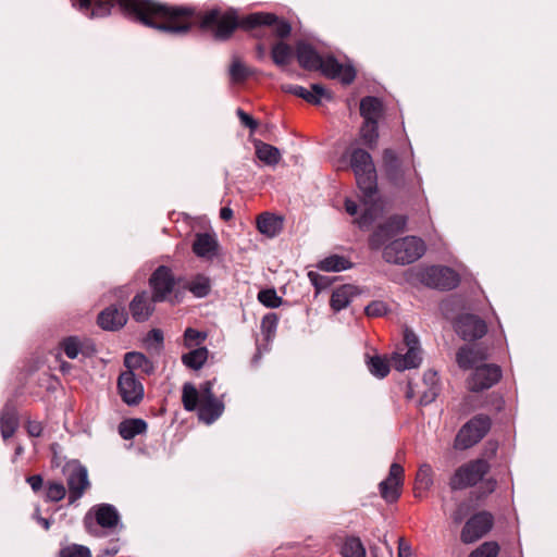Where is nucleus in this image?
Masks as SVG:
<instances>
[{"label":"nucleus","instance_id":"f257e3e1","mask_svg":"<svg viewBox=\"0 0 557 557\" xmlns=\"http://www.w3.org/2000/svg\"><path fill=\"white\" fill-rule=\"evenodd\" d=\"M119 5L128 16L143 24L172 33H185L196 22L214 30L219 39L227 38L239 25L234 11L212 9L199 16L185 7H169L152 0H76L77 9L88 17H103Z\"/></svg>","mask_w":557,"mask_h":557},{"label":"nucleus","instance_id":"f03ea898","mask_svg":"<svg viewBox=\"0 0 557 557\" xmlns=\"http://www.w3.org/2000/svg\"><path fill=\"white\" fill-rule=\"evenodd\" d=\"M350 168L355 173L359 189L363 195V211L356 223L360 228L370 227L382 214L383 203L376 199V172L369 152L361 148L349 153Z\"/></svg>","mask_w":557,"mask_h":557},{"label":"nucleus","instance_id":"7ed1b4c3","mask_svg":"<svg viewBox=\"0 0 557 557\" xmlns=\"http://www.w3.org/2000/svg\"><path fill=\"white\" fill-rule=\"evenodd\" d=\"M213 383L208 381L197 389L191 383H185L182 403L187 411L198 410V418L207 424L214 422L224 411L223 403L213 394Z\"/></svg>","mask_w":557,"mask_h":557},{"label":"nucleus","instance_id":"20e7f679","mask_svg":"<svg viewBox=\"0 0 557 557\" xmlns=\"http://www.w3.org/2000/svg\"><path fill=\"white\" fill-rule=\"evenodd\" d=\"M425 245L416 236H407L396 239L383 249V258L386 262L395 264H409L423 256Z\"/></svg>","mask_w":557,"mask_h":557},{"label":"nucleus","instance_id":"39448f33","mask_svg":"<svg viewBox=\"0 0 557 557\" xmlns=\"http://www.w3.org/2000/svg\"><path fill=\"white\" fill-rule=\"evenodd\" d=\"M383 170L387 180L396 187L419 184L413 165L406 163L392 149H385L383 152Z\"/></svg>","mask_w":557,"mask_h":557},{"label":"nucleus","instance_id":"423d86ee","mask_svg":"<svg viewBox=\"0 0 557 557\" xmlns=\"http://www.w3.org/2000/svg\"><path fill=\"white\" fill-rule=\"evenodd\" d=\"M85 525L90 533L96 534V527L107 533H114L123 528L119 510L111 504L102 503L92 506L85 516Z\"/></svg>","mask_w":557,"mask_h":557},{"label":"nucleus","instance_id":"0eeeda50","mask_svg":"<svg viewBox=\"0 0 557 557\" xmlns=\"http://www.w3.org/2000/svg\"><path fill=\"white\" fill-rule=\"evenodd\" d=\"M417 278L424 285L433 288L449 290L459 284V275L453 269L432 265L416 272Z\"/></svg>","mask_w":557,"mask_h":557},{"label":"nucleus","instance_id":"6e6552de","mask_svg":"<svg viewBox=\"0 0 557 557\" xmlns=\"http://www.w3.org/2000/svg\"><path fill=\"white\" fill-rule=\"evenodd\" d=\"M490 465L483 459L469 461L459 467L450 478L451 490H462L475 485L488 472Z\"/></svg>","mask_w":557,"mask_h":557},{"label":"nucleus","instance_id":"1a4fd4ad","mask_svg":"<svg viewBox=\"0 0 557 557\" xmlns=\"http://www.w3.org/2000/svg\"><path fill=\"white\" fill-rule=\"evenodd\" d=\"M491 420L487 416L479 414L466 423L455 438V447L467 449L480 442L487 433Z\"/></svg>","mask_w":557,"mask_h":557},{"label":"nucleus","instance_id":"9d476101","mask_svg":"<svg viewBox=\"0 0 557 557\" xmlns=\"http://www.w3.org/2000/svg\"><path fill=\"white\" fill-rule=\"evenodd\" d=\"M404 343L407 351L405 354L395 352L392 357V364L397 371L418 368L422 361L419 339L412 331H405Z\"/></svg>","mask_w":557,"mask_h":557},{"label":"nucleus","instance_id":"9b49d317","mask_svg":"<svg viewBox=\"0 0 557 557\" xmlns=\"http://www.w3.org/2000/svg\"><path fill=\"white\" fill-rule=\"evenodd\" d=\"M262 25L271 26L275 35L280 38H286L289 36L292 30L290 24L288 22L277 18V16L272 13H251L244 17L240 22V26L247 29Z\"/></svg>","mask_w":557,"mask_h":557},{"label":"nucleus","instance_id":"f8f14e48","mask_svg":"<svg viewBox=\"0 0 557 557\" xmlns=\"http://www.w3.org/2000/svg\"><path fill=\"white\" fill-rule=\"evenodd\" d=\"M493 527V516L486 511L471 517L465 524L460 540L465 544H471L483 537Z\"/></svg>","mask_w":557,"mask_h":557},{"label":"nucleus","instance_id":"ddd939ff","mask_svg":"<svg viewBox=\"0 0 557 557\" xmlns=\"http://www.w3.org/2000/svg\"><path fill=\"white\" fill-rule=\"evenodd\" d=\"M117 391L128 406L138 405L144 398V386L132 371H124L117 379Z\"/></svg>","mask_w":557,"mask_h":557},{"label":"nucleus","instance_id":"4468645a","mask_svg":"<svg viewBox=\"0 0 557 557\" xmlns=\"http://www.w3.org/2000/svg\"><path fill=\"white\" fill-rule=\"evenodd\" d=\"M502 377V370L496 364L484 363L475 367L474 372L468 380V386L473 392L487 389L496 384Z\"/></svg>","mask_w":557,"mask_h":557},{"label":"nucleus","instance_id":"2eb2a0df","mask_svg":"<svg viewBox=\"0 0 557 557\" xmlns=\"http://www.w3.org/2000/svg\"><path fill=\"white\" fill-rule=\"evenodd\" d=\"M405 470L399 463H392L387 478L379 485L380 494L387 503L396 502L400 496Z\"/></svg>","mask_w":557,"mask_h":557},{"label":"nucleus","instance_id":"dca6fc26","mask_svg":"<svg viewBox=\"0 0 557 557\" xmlns=\"http://www.w3.org/2000/svg\"><path fill=\"white\" fill-rule=\"evenodd\" d=\"M152 289L153 301H164L172 293L175 281L169 268L161 265L149 280Z\"/></svg>","mask_w":557,"mask_h":557},{"label":"nucleus","instance_id":"f3484780","mask_svg":"<svg viewBox=\"0 0 557 557\" xmlns=\"http://www.w3.org/2000/svg\"><path fill=\"white\" fill-rule=\"evenodd\" d=\"M329 78H337L343 84H350L356 77V71L350 64L339 63L334 57L322 58L319 69Z\"/></svg>","mask_w":557,"mask_h":557},{"label":"nucleus","instance_id":"a211bd4d","mask_svg":"<svg viewBox=\"0 0 557 557\" xmlns=\"http://www.w3.org/2000/svg\"><path fill=\"white\" fill-rule=\"evenodd\" d=\"M457 333L466 341L481 338L487 331L486 323L473 314H462L456 322Z\"/></svg>","mask_w":557,"mask_h":557},{"label":"nucleus","instance_id":"6ab92c4d","mask_svg":"<svg viewBox=\"0 0 557 557\" xmlns=\"http://www.w3.org/2000/svg\"><path fill=\"white\" fill-rule=\"evenodd\" d=\"M282 89L302 98L311 104H320L323 99L330 100L332 98L331 92L320 84H312L310 90L299 85H283Z\"/></svg>","mask_w":557,"mask_h":557},{"label":"nucleus","instance_id":"aec40b11","mask_svg":"<svg viewBox=\"0 0 557 557\" xmlns=\"http://www.w3.org/2000/svg\"><path fill=\"white\" fill-rule=\"evenodd\" d=\"M153 296L150 297L149 293L144 290L135 295L129 302V312L136 322L147 321L154 311Z\"/></svg>","mask_w":557,"mask_h":557},{"label":"nucleus","instance_id":"412c9836","mask_svg":"<svg viewBox=\"0 0 557 557\" xmlns=\"http://www.w3.org/2000/svg\"><path fill=\"white\" fill-rule=\"evenodd\" d=\"M127 322V313L124 308L110 306L98 314V324L106 331H117Z\"/></svg>","mask_w":557,"mask_h":557},{"label":"nucleus","instance_id":"4be33fe9","mask_svg":"<svg viewBox=\"0 0 557 557\" xmlns=\"http://www.w3.org/2000/svg\"><path fill=\"white\" fill-rule=\"evenodd\" d=\"M406 225V218L396 215L391 218L384 225L380 226L370 238V246L372 249H379L383 246L385 240L392 235L404 230Z\"/></svg>","mask_w":557,"mask_h":557},{"label":"nucleus","instance_id":"5701e85b","mask_svg":"<svg viewBox=\"0 0 557 557\" xmlns=\"http://www.w3.org/2000/svg\"><path fill=\"white\" fill-rule=\"evenodd\" d=\"M89 487L87 469L78 461L72 460V503L79 499Z\"/></svg>","mask_w":557,"mask_h":557},{"label":"nucleus","instance_id":"b1692460","mask_svg":"<svg viewBox=\"0 0 557 557\" xmlns=\"http://www.w3.org/2000/svg\"><path fill=\"white\" fill-rule=\"evenodd\" d=\"M296 57L299 65L305 70H318L321 66L322 57L305 41H299L296 45Z\"/></svg>","mask_w":557,"mask_h":557},{"label":"nucleus","instance_id":"393cba45","mask_svg":"<svg viewBox=\"0 0 557 557\" xmlns=\"http://www.w3.org/2000/svg\"><path fill=\"white\" fill-rule=\"evenodd\" d=\"M487 358L486 352L475 346H463L459 348L456 356L458 366L462 369L478 367V363Z\"/></svg>","mask_w":557,"mask_h":557},{"label":"nucleus","instance_id":"a878e982","mask_svg":"<svg viewBox=\"0 0 557 557\" xmlns=\"http://www.w3.org/2000/svg\"><path fill=\"white\" fill-rule=\"evenodd\" d=\"M18 428V418L15 407L7 403L0 413V431L2 438L12 437Z\"/></svg>","mask_w":557,"mask_h":557},{"label":"nucleus","instance_id":"bb28decb","mask_svg":"<svg viewBox=\"0 0 557 557\" xmlns=\"http://www.w3.org/2000/svg\"><path fill=\"white\" fill-rule=\"evenodd\" d=\"M218 243L215 238L208 234H197L193 244V251L200 258L211 259L215 255Z\"/></svg>","mask_w":557,"mask_h":557},{"label":"nucleus","instance_id":"cd10ccee","mask_svg":"<svg viewBox=\"0 0 557 557\" xmlns=\"http://www.w3.org/2000/svg\"><path fill=\"white\" fill-rule=\"evenodd\" d=\"M257 227L261 234L268 237H274L281 232L283 221L281 218L265 212L258 216Z\"/></svg>","mask_w":557,"mask_h":557},{"label":"nucleus","instance_id":"c85d7f7f","mask_svg":"<svg viewBox=\"0 0 557 557\" xmlns=\"http://www.w3.org/2000/svg\"><path fill=\"white\" fill-rule=\"evenodd\" d=\"M383 106L375 97H366L360 102V114L364 121H379Z\"/></svg>","mask_w":557,"mask_h":557},{"label":"nucleus","instance_id":"c756f323","mask_svg":"<svg viewBox=\"0 0 557 557\" xmlns=\"http://www.w3.org/2000/svg\"><path fill=\"white\" fill-rule=\"evenodd\" d=\"M433 475L434 471L429 463H422L416 475V496H421V493H424L431 488L433 485Z\"/></svg>","mask_w":557,"mask_h":557},{"label":"nucleus","instance_id":"7c9ffc66","mask_svg":"<svg viewBox=\"0 0 557 557\" xmlns=\"http://www.w3.org/2000/svg\"><path fill=\"white\" fill-rule=\"evenodd\" d=\"M255 147L256 156L267 165H276L280 162L282 156L276 147L262 141H257Z\"/></svg>","mask_w":557,"mask_h":557},{"label":"nucleus","instance_id":"2f4dec72","mask_svg":"<svg viewBox=\"0 0 557 557\" xmlns=\"http://www.w3.org/2000/svg\"><path fill=\"white\" fill-rule=\"evenodd\" d=\"M147 423L141 419H128L119 424V433L124 440H132L136 435L145 433Z\"/></svg>","mask_w":557,"mask_h":557},{"label":"nucleus","instance_id":"473e14b6","mask_svg":"<svg viewBox=\"0 0 557 557\" xmlns=\"http://www.w3.org/2000/svg\"><path fill=\"white\" fill-rule=\"evenodd\" d=\"M354 294L355 287L352 285H343L336 288L331 296V307L335 311H341L349 305Z\"/></svg>","mask_w":557,"mask_h":557},{"label":"nucleus","instance_id":"72a5a7b5","mask_svg":"<svg viewBox=\"0 0 557 557\" xmlns=\"http://www.w3.org/2000/svg\"><path fill=\"white\" fill-rule=\"evenodd\" d=\"M124 366L127 368L126 371L141 370L146 373L152 371V364L147 357L141 352H127L124 357Z\"/></svg>","mask_w":557,"mask_h":557},{"label":"nucleus","instance_id":"f704fd0d","mask_svg":"<svg viewBox=\"0 0 557 557\" xmlns=\"http://www.w3.org/2000/svg\"><path fill=\"white\" fill-rule=\"evenodd\" d=\"M208 359V349L206 347H199L190 350L183 355V363L194 370H199Z\"/></svg>","mask_w":557,"mask_h":557},{"label":"nucleus","instance_id":"c9c22d12","mask_svg":"<svg viewBox=\"0 0 557 557\" xmlns=\"http://www.w3.org/2000/svg\"><path fill=\"white\" fill-rule=\"evenodd\" d=\"M273 62L278 66L287 65L293 58V49L289 45L278 41L271 49Z\"/></svg>","mask_w":557,"mask_h":557},{"label":"nucleus","instance_id":"e433bc0d","mask_svg":"<svg viewBox=\"0 0 557 557\" xmlns=\"http://www.w3.org/2000/svg\"><path fill=\"white\" fill-rule=\"evenodd\" d=\"M341 554L344 557H366V548L359 537L349 536L344 541Z\"/></svg>","mask_w":557,"mask_h":557},{"label":"nucleus","instance_id":"4c0bfd02","mask_svg":"<svg viewBox=\"0 0 557 557\" xmlns=\"http://www.w3.org/2000/svg\"><path fill=\"white\" fill-rule=\"evenodd\" d=\"M423 381L429 386V389L423 394L420 399L421 405H426L435 399L437 396V372L433 370H428L423 375Z\"/></svg>","mask_w":557,"mask_h":557},{"label":"nucleus","instance_id":"58836bf2","mask_svg":"<svg viewBox=\"0 0 557 557\" xmlns=\"http://www.w3.org/2000/svg\"><path fill=\"white\" fill-rule=\"evenodd\" d=\"M318 268L327 272H339L350 268V262L344 257L334 255L321 260Z\"/></svg>","mask_w":557,"mask_h":557},{"label":"nucleus","instance_id":"ea45409f","mask_svg":"<svg viewBox=\"0 0 557 557\" xmlns=\"http://www.w3.org/2000/svg\"><path fill=\"white\" fill-rule=\"evenodd\" d=\"M65 355L70 358V338H63L60 347L53 354V361L51 362V367L53 369H59L63 374H66L70 370L67 362L62 358Z\"/></svg>","mask_w":557,"mask_h":557},{"label":"nucleus","instance_id":"a19ab883","mask_svg":"<svg viewBox=\"0 0 557 557\" xmlns=\"http://www.w3.org/2000/svg\"><path fill=\"white\" fill-rule=\"evenodd\" d=\"M367 366L370 373L380 379L385 377L389 372L388 360L382 356L370 357Z\"/></svg>","mask_w":557,"mask_h":557},{"label":"nucleus","instance_id":"79ce46f5","mask_svg":"<svg viewBox=\"0 0 557 557\" xmlns=\"http://www.w3.org/2000/svg\"><path fill=\"white\" fill-rule=\"evenodd\" d=\"M95 351V345L90 339H81L72 336V359L79 355L83 357H90Z\"/></svg>","mask_w":557,"mask_h":557},{"label":"nucleus","instance_id":"37998d69","mask_svg":"<svg viewBox=\"0 0 557 557\" xmlns=\"http://www.w3.org/2000/svg\"><path fill=\"white\" fill-rule=\"evenodd\" d=\"M360 136L364 145L372 147L376 144L379 138L377 122L364 121L360 129Z\"/></svg>","mask_w":557,"mask_h":557},{"label":"nucleus","instance_id":"c03bdc74","mask_svg":"<svg viewBox=\"0 0 557 557\" xmlns=\"http://www.w3.org/2000/svg\"><path fill=\"white\" fill-rule=\"evenodd\" d=\"M189 290L197 297H205L210 292V281L207 276L198 275L189 282Z\"/></svg>","mask_w":557,"mask_h":557},{"label":"nucleus","instance_id":"a18cd8bd","mask_svg":"<svg viewBox=\"0 0 557 557\" xmlns=\"http://www.w3.org/2000/svg\"><path fill=\"white\" fill-rule=\"evenodd\" d=\"M258 300L268 308H277L282 304V298L277 296L273 288L260 290L258 293Z\"/></svg>","mask_w":557,"mask_h":557},{"label":"nucleus","instance_id":"49530a36","mask_svg":"<svg viewBox=\"0 0 557 557\" xmlns=\"http://www.w3.org/2000/svg\"><path fill=\"white\" fill-rule=\"evenodd\" d=\"M499 546L496 542H485L474 549L468 557H497Z\"/></svg>","mask_w":557,"mask_h":557},{"label":"nucleus","instance_id":"de8ad7c7","mask_svg":"<svg viewBox=\"0 0 557 557\" xmlns=\"http://www.w3.org/2000/svg\"><path fill=\"white\" fill-rule=\"evenodd\" d=\"M250 72L249 70L239 61L234 60L231 67H230V75L231 79L234 83H240L244 82L248 76Z\"/></svg>","mask_w":557,"mask_h":557},{"label":"nucleus","instance_id":"09e8293b","mask_svg":"<svg viewBox=\"0 0 557 557\" xmlns=\"http://www.w3.org/2000/svg\"><path fill=\"white\" fill-rule=\"evenodd\" d=\"M206 337L207 335L205 333L188 327L184 332V344L187 348H193L200 345L206 339Z\"/></svg>","mask_w":557,"mask_h":557},{"label":"nucleus","instance_id":"8fccbe9b","mask_svg":"<svg viewBox=\"0 0 557 557\" xmlns=\"http://www.w3.org/2000/svg\"><path fill=\"white\" fill-rule=\"evenodd\" d=\"M364 311L370 318L383 317L387 313V305L384 301L374 300L366 307Z\"/></svg>","mask_w":557,"mask_h":557},{"label":"nucleus","instance_id":"3c124183","mask_svg":"<svg viewBox=\"0 0 557 557\" xmlns=\"http://www.w3.org/2000/svg\"><path fill=\"white\" fill-rule=\"evenodd\" d=\"M66 494L65 487L61 483H50L46 491V497L51 502H59Z\"/></svg>","mask_w":557,"mask_h":557},{"label":"nucleus","instance_id":"603ef678","mask_svg":"<svg viewBox=\"0 0 557 557\" xmlns=\"http://www.w3.org/2000/svg\"><path fill=\"white\" fill-rule=\"evenodd\" d=\"M277 326V315L275 313H268L262 318L261 331L267 336H270Z\"/></svg>","mask_w":557,"mask_h":557},{"label":"nucleus","instance_id":"864d4df0","mask_svg":"<svg viewBox=\"0 0 557 557\" xmlns=\"http://www.w3.org/2000/svg\"><path fill=\"white\" fill-rule=\"evenodd\" d=\"M308 277L312 285L319 290L329 285V278L325 276L320 275L319 273L314 271L308 272Z\"/></svg>","mask_w":557,"mask_h":557},{"label":"nucleus","instance_id":"5fc2aeb1","mask_svg":"<svg viewBox=\"0 0 557 557\" xmlns=\"http://www.w3.org/2000/svg\"><path fill=\"white\" fill-rule=\"evenodd\" d=\"M237 116L239 117L242 124H244L246 127H249L251 131L257 128L258 123L253 120L252 116H250L244 110L238 109Z\"/></svg>","mask_w":557,"mask_h":557},{"label":"nucleus","instance_id":"6e6d98bb","mask_svg":"<svg viewBox=\"0 0 557 557\" xmlns=\"http://www.w3.org/2000/svg\"><path fill=\"white\" fill-rule=\"evenodd\" d=\"M146 342L148 344H157V345H161L162 342H163V333L161 330L159 329H153L151 330L147 337H146Z\"/></svg>","mask_w":557,"mask_h":557},{"label":"nucleus","instance_id":"4d7b16f0","mask_svg":"<svg viewBox=\"0 0 557 557\" xmlns=\"http://www.w3.org/2000/svg\"><path fill=\"white\" fill-rule=\"evenodd\" d=\"M72 557H91V552L84 545L72 544Z\"/></svg>","mask_w":557,"mask_h":557},{"label":"nucleus","instance_id":"13d9d810","mask_svg":"<svg viewBox=\"0 0 557 557\" xmlns=\"http://www.w3.org/2000/svg\"><path fill=\"white\" fill-rule=\"evenodd\" d=\"M398 557H412L411 546L403 537L398 540Z\"/></svg>","mask_w":557,"mask_h":557},{"label":"nucleus","instance_id":"bf43d9fd","mask_svg":"<svg viewBox=\"0 0 557 557\" xmlns=\"http://www.w3.org/2000/svg\"><path fill=\"white\" fill-rule=\"evenodd\" d=\"M26 481L34 492H38L44 483L42 476L39 474L28 476Z\"/></svg>","mask_w":557,"mask_h":557},{"label":"nucleus","instance_id":"052dcab7","mask_svg":"<svg viewBox=\"0 0 557 557\" xmlns=\"http://www.w3.org/2000/svg\"><path fill=\"white\" fill-rule=\"evenodd\" d=\"M27 432L30 436H40L42 432V426L39 422H28Z\"/></svg>","mask_w":557,"mask_h":557},{"label":"nucleus","instance_id":"680f3d73","mask_svg":"<svg viewBox=\"0 0 557 557\" xmlns=\"http://www.w3.org/2000/svg\"><path fill=\"white\" fill-rule=\"evenodd\" d=\"M55 447L57 445L53 444L51 446V449H52V453H53V457H52V460H51V463H52V467H61L62 468V471L65 472V468L67 466V462H62L61 458L58 456V453L55 450Z\"/></svg>","mask_w":557,"mask_h":557},{"label":"nucleus","instance_id":"e2e57ef3","mask_svg":"<svg viewBox=\"0 0 557 557\" xmlns=\"http://www.w3.org/2000/svg\"><path fill=\"white\" fill-rule=\"evenodd\" d=\"M467 508L465 505H459L453 513V519L456 523H460L466 516Z\"/></svg>","mask_w":557,"mask_h":557},{"label":"nucleus","instance_id":"0e129e2a","mask_svg":"<svg viewBox=\"0 0 557 557\" xmlns=\"http://www.w3.org/2000/svg\"><path fill=\"white\" fill-rule=\"evenodd\" d=\"M346 212L350 215H355L358 212V206L354 200L347 199L345 201Z\"/></svg>","mask_w":557,"mask_h":557},{"label":"nucleus","instance_id":"69168bd1","mask_svg":"<svg viewBox=\"0 0 557 557\" xmlns=\"http://www.w3.org/2000/svg\"><path fill=\"white\" fill-rule=\"evenodd\" d=\"M220 218L224 221H228L233 218V210L228 207H224L220 211Z\"/></svg>","mask_w":557,"mask_h":557},{"label":"nucleus","instance_id":"338daca9","mask_svg":"<svg viewBox=\"0 0 557 557\" xmlns=\"http://www.w3.org/2000/svg\"><path fill=\"white\" fill-rule=\"evenodd\" d=\"M486 485V493H492L494 490H495V486H496V482L495 481H487L485 483Z\"/></svg>","mask_w":557,"mask_h":557},{"label":"nucleus","instance_id":"774afa93","mask_svg":"<svg viewBox=\"0 0 557 557\" xmlns=\"http://www.w3.org/2000/svg\"><path fill=\"white\" fill-rule=\"evenodd\" d=\"M59 556H60V557H70V548H69V547H63V548L60 550Z\"/></svg>","mask_w":557,"mask_h":557}]
</instances>
